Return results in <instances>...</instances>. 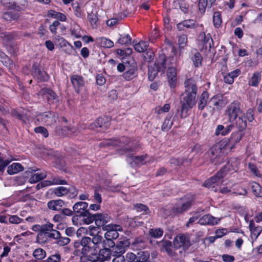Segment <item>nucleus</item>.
<instances>
[{
  "instance_id": "obj_23",
  "label": "nucleus",
  "mask_w": 262,
  "mask_h": 262,
  "mask_svg": "<svg viewBox=\"0 0 262 262\" xmlns=\"http://www.w3.org/2000/svg\"><path fill=\"white\" fill-rule=\"evenodd\" d=\"M197 22L194 19H186L177 24L179 31H184L186 29H193L197 27Z\"/></svg>"
},
{
  "instance_id": "obj_18",
  "label": "nucleus",
  "mask_w": 262,
  "mask_h": 262,
  "mask_svg": "<svg viewBox=\"0 0 262 262\" xmlns=\"http://www.w3.org/2000/svg\"><path fill=\"white\" fill-rule=\"evenodd\" d=\"M176 66L170 67L167 70L168 82L171 88H174L176 86L177 82V70Z\"/></svg>"
},
{
  "instance_id": "obj_26",
  "label": "nucleus",
  "mask_w": 262,
  "mask_h": 262,
  "mask_svg": "<svg viewBox=\"0 0 262 262\" xmlns=\"http://www.w3.org/2000/svg\"><path fill=\"white\" fill-rule=\"evenodd\" d=\"M64 205V202L62 200H52L47 203L48 208L53 211H60Z\"/></svg>"
},
{
  "instance_id": "obj_1",
  "label": "nucleus",
  "mask_w": 262,
  "mask_h": 262,
  "mask_svg": "<svg viewBox=\"0 0 262 262\" xmlns=\"http://www.w3.org/2000/svg\"><path fill=\"white\" fill-rule=\"evenodd\" d=\"M106 146H118L121 147L120 149V154H127V161L130 163L132 167L138 165H143L146 163V156L141 155L139 156H130L129 153L134 151V148L130 140L126 137H122L119 140H108L101 143Z\"/></svg>"
},
{
  "instance_id": "obj_15",
  "label": "nucleus",
  "mask_w": 262,
  "mask_h": 262,
  "mask_svg": "<svg viewBox=\"0 0 262 262\" xmlns=\"http://www.w3.org/2000/svg\"><path fill=\"white\" fill-rule=\"evenodd\" d=\"M58 118L57 115L52 112H45L38 116V120H40L47 125L54 123Z\"/></svg>"
},
{
  "instance_id": "obj_2",
  "label": "nucleus",
  "mask_w": 262,
  "mask_h": 262,
  "mask_svg": "<svg viewBox=\"0 0 262 262\" xmlns=\"http://www.w3.org/2000/svg\"><path fill=\"white\" fill-rule=\"evenodd\" d=\"M185 91L182 94L181 100V116L186 118L188 115V112L196 104L195 98L198 91L195 80L192 78L187 79L184 82Z\"/></svg>"
},
{
  "instance_id": "obj_12",
  "label": "nucleus",
  "mask_w": 262,
  "mask_h": 262,
  "mask_svg": "<svg viewBox=\"0 0 262 262\" xmlns=\"http://www.w3.org/2000/svg\"><path fill=\"white\" fill-rule=\"evenodd\" d=\"M32 74L34 78L38 81H46L49 78L47 73L44 70L41 69L39 64L36 63L33 65Z\"/></svg>"
},
{
  "instance_id": "obj_60",
  "label": "nucleus",
  "mask_w": 262,
  "mask_h": 262,
  "mask_svg": "<svg viewBox=\"0 0 262 262\" xmlns=\"http://www.w3.org/2000/svg\"><path fill=\"white\" fill-rule=\"evenodd\" d=\"M34 131L36 133L41 134L44 137L47 138L49 136L47 129L43 126H39L34 128Z\"/></svg>"
},
{
  "instance_id": "obj_17",
  "label": "nucleus",
  "mask_w": 262,
  "mask_h": 262,
  "mask_svg": "<svg viewBox=\"0 0 262 262\" xmlns=\"http://www.w3.org/2000/svg\"><path fill=\"white\" fill-rule=\"evenodd\" d=\"M67 184V181L61 180L58 176H53L51 179L42 181L37 185V188L39 189L41 187H47L53 185H64Z\"/></svg>"
},
{
  "instance_id": "obj_10",
  "label": "nucleus",
  "mask_w": 262,
  "mask_h": 262,
  "mask_svg": "<svg viewBox=\"0 0 262 262\" xmlns=\"http://www.w3.org/2000/svg\"><path fill=\"white\" fill-rule=\"evenodd\" d=\"M242 130L239 129L238 132L233 133L229 139L221 141L222 142H225L224 143L225 144V147L226 149H232L235 144L241 141L243 136Z\"/></svg>"
},
{
  "instance_id": "obj_25",
  "label": "nucleus",
  "mask_w": 262,
  "mask_h": 262,
  "mask_svg": "<svg viewBox=\"0 0 262 262\" xmlns=\"http://www.w3.org/2000/svg\"><path fill=\"white\" fill-rule=\"evenodd\" d=\"M110 125V122L107 118L102 117L98 118L95 122L90 125V128L95 129L98 127L107 128Z\"/></svg>"
},
{
  "instance_id": "obj_9",
  "label": "nucleus",
  "mask_w": 262,
  "mask_h": 262,
  "mask_svg": "<svg viewBox=\"0 0 262 262\" xmlns=\"http://www.w3.org/2000/svg\"><path fill=\"white\" fill-rule=\"evenodd\" d=\"M156 64L159 67V70L164 72L166 69L167 70L169 68L173 66H177V60L173 57L166 58L165 55H161L157 59Z\"/></svg>"
},
{
  "instance_id": "obj_47",
  "label": "nucleus",
  "mask_w": 262,
  "mask_h": 262,
  "mask_svg": "<svg viewBox=\"0 0 262 262\" xmlns=\"http://www.w3.org/2000/svg\"><path fill=\"white\" fill-rule=\"evenodd\" d=\"M69 189L63 186H59L54 189L53 193L57 196L60 197L68 193Z\"/></svg>"
},
{
  "instance_id": "obj_11",
  "label": "nucleus",
  "mask_w": 262,
  "mask_h": 262,
  "mask_svg": "<svg viewBox=\"0 0 262 262\" xmlns=\"http://www.w3.org/2000/svg\"><path fill=\"white\" fill-rule=\"evenodd\" d=\"M103 230L106 231L104 234V238L116 239L119 236L118 231H122V227L116 224H108L104 227Z\"/></svg>"
},
{
  "instance_id": "obj_31",
  "label": "nucleus",
  "mask_w": 262,
  "mask_h": 262,
  "mask_svg": "<svg viewBox=\"0 0 262 262\" xmlns=\"http://www.w3.org/2000/svg\"><path fill=\"white\" fill-rule=\"evenodd\" d=\"M209 94L207 92L204 91L200 96L198 102V108L199 110H203L208 104Z\"/></svg>"
},
{
  "instance_id": "obj_40",
  "label": "nucleus",
  "mask_w": 262,
  "mask_h": 262,
  "mask_svg": "<svg viewBox=\"0 0 262 262\" xmlns=\"http://www.w3.org/2000/svg\"><path fill=\"white\" fill-rule=\"evenodd\" d=\"M159 71H161V70H159V67L156 64H155L153 66H150L148 68V78L150 80H153L156 76H157L158 72Z\"/></svg>"
},
{
  "instance_id": "obj_52",
  "label": "nucleus",
  "mask_w": 262,
  "mask_h": 262,
  "mask_svg": "<svg viewBox=\"0 0 262 262\" xmlns=\"http://www.w3.org/2000/svg\"><path fill=\"white\" fill-rule=\"evenodd\" d=\"M50 237L47 236V235L43 232H40L37 235L36 242L39 244H43L47 243Z\"/></svg>"
},
{
  "instance_id": "obj_51",
  "label": "nucleus",
  "mask_w": 262,
  "mask_h": 262,
  "mask_svg": "<svg viewBox=\"0 0 262 262\" xmlns=\"http://www.w3.org/2000/svg\"><path fill=\"white\" fill-rule=\"evenodd\" d=\"M46 251L41 249H36L33 253V255L36 259L41 260L44 258L46 256Z\"/></svg>"
},
{
  "instance_id": "obj_33",
  "label": "nucleus",
  "mask_w": 262,
  "mask_h": 262,
  "mask_svg": "<svg viewBox=\"0 0 262 262\" xmlns=\"http://www.w3.org/2000/svg\"><path fill=\"white\" fill-rule=\"evenodd\" d=\"M24 169L23 166L18 163H13L9 166L7 169V172L10 174H13L23 171Z\"/></svg>"
},
{
  "instance_id": "obj_3",
  "label": "nucleus",
  "mask_w": 262,
  "mask_h": 262,
  "mask_svg": "<svg viewBox=\"0 0 262 262\" xmlns=\"http://www.w3.org/2000/svg\"><path fill=\"white\" fill-rule=\"evenodd\" d=\"M241 103L237 101H234L229 104L225 110V114L228 117L230 122H233L237 128L244 130L247 127L245 115L241 107Z\"/></svg>"
},
{
  "instance_id": "obj_41",
  "label": "nucleus",
  "mask_w": 262,
  "mask_h": 262,
  "mask_svg": "<svg viewBox=\"0 0 262 262\" xmlns=\"http://www.w3.org/2000/svg\"><path fill=\"white\" fill-rule=\"evenodd\" d=\"M126 251V250L123 248V246H120L117 243L115 244V247L113 250V255L116 256L117 258H120L122 255L124 254Z\"/></svg>"
},
{
  "instance_id": "obj_53",
  "label": "nucleus",
  "mask_w": 262,
  "mask_h": 262,
  "mask_svg": "<svg viewBox=\"0 0 262 262\" xmlns=\"http://www.w3.org/2000/svg\"><path fill=\"white\" fill-rule=\"evenodd\" d=\"M81 216L84 217V219H83V221L84 223L86 224H90L95 222V223L96 224V213L95 214H91L89 212V211H88V214L86 215H82Z\"/></svg>"
},
{
  "instance_id": "obj_63",
  "label": "nucleus",
  "mask_w": 262,
  "mask_h": 262,
  "mask_svg": "<svg viewBox=\"0 0 262 262\" xmlns=\"http://www.w3.org/2000/svg\"><path fill=\"white\" fill-rule=\"evenodd\" d=\"M60 25V23L58 20H55L53 23L50 25L49 29L52 34H55L57 33V28Z\"/></svg>"
},
{
  "instance_id": "obj_16",
  "label": "nucleus",
  "mask_w": 262,
  "mask_h": 262,
  "mask_svg": "<svg viewBox=\"0 0 262 262\" xmlns=\"http://www.w3.org/2000/svg\"><path fill=\"white\" fill-rule=\"evenodd\" d=\"M70 79L75 92L79 94L84 86L83 78L81 75L73 74L71 75Z\"/></svg>"
},
{
  "instance_id": "obj_61",
  "label": "nucleus",
  "mask_w": 262,
  "mask_h": 262,
  "mask_svg": "<svg viewBox=\"0 0 262 262\" xmlns=\"http://www.w3.org/2000/svg\"><path fill=\"white\" fill-rule=\"evenodd\" d=\"M187 42V36L185 34H183L179 36L178 43L180 48H184Z\"/></svg>"
},
{
  "instance_id": "obj_4",
  "label": "nucleus",
  "mask_w": 262,
  "mask_h": 262,
  "mask_svg": "<svg viewBox=\"0 0 262 262\" xmlns=\"http://www.w3.org/2000/svg\"><path fill=\"white\" fill-rule=\"evenodd\" d=\"M224 143L221 141L213 145L205 154L206 158L214 165L221 163L222 161V151L223 149H226Z\"/></svg>"
},
{
  "instance_id": "obj_27",
  "label": "nucleus",
  "mask_w": 262,
  "mask_h": 262,
  "mask_svg": "<svg viewBox=\"0 0 262 262\" xmlns=\"http://www.w3.org/2000/svg\"><path fill=\"white\" fill-rule=\"evenodd\" d=\"M249 227L252 238H254L256 239L262 232V227L256 225L253 220L250 221Z\"/></svg>"
},
{
  "instance_id": "obj_34",
  "label": "nucleus",
  "mask_w": 262,
  "mask_h": 262,
  "mask_svg": "<svg viewBox=\"0 0 262 262\" xmlns=\"http://www.w3.org/2000/svg\"><path fill=\"white\" fill-rule=\"evenodd\" d=\"M199 38L202 40L203 45L205 46L206 48L211 47L212 39L210 34L206 35L205 33H202L199 35Z\"/></svg>"
},
{
  "instance_id": "obj_22",
  "label": "nucleus",
  "mask_w": 262,
  "mask_h": 262,
  "mask_svg": "<svg viewBox=\"0 0 262 262\" xmlns=\"http://www.w3.org/2000/svg\"><path fill=\"white\" fill-rule=\"evenodd\" d=\"M80 244L82 248L79 249V251L83 255H87L90 252L91 249L92 248L91 238L88 236L82 237L80 240Z\"/></svg>"
},
{
  "instance_id": "obj_5",
  "label": "nucleus",
  "mask_w": 262,
  "mask_h": 262,
  "mask_svg": "<svg viewBox=\"0 0 262 262\" xmlns=\"http://www.w3.org/2000/svg\"><path fill=\"white\" fill-rule=\"evenodd\" d=\"M193 201V198L192 195L188 194L185 195L177 202L173 210L177 213H182L186 211L192 206Z\"/></svg>"
},
{
  "instance_id": "obj_8",
  "label": "nucleus",
  "mask_w": 262,
  "mask_h": 262,
  "mask_svg": "<svg viewBox=\"0 0 262 262\" xmlns=\"http://www.w3.org/2000/svg\"><path fill=\"white\" fill-rule=\"evenodd\" d=\"M89 235L92 236L93 237L91 238V244L93 245L92 248H94L95 251H97V249H100V248H102L103 238L102 236L96 233L95 234V232H98L99 229L98 227L90 226L89 227Z\"/></svg>"
},
{
  "instance_id": "obj_14",
  "label": "nucleus",
  "mask_w": 262,
  "mask_h": 262,
  "mask_svg": "<svg viewBox=\"0 0 262 262\" xmlns=\"http://www.w3.org/2000/svg\"><path fill=\"white\" fill-rule=\"evenodd\" d=\"M174 247L179 249H184L185 251L190 246V242L188 238L184 235L179 234L177 235L173 241Z\"/></svg>"
},
{
  "instance_id": "obj_48",
  "label": "nucleus",
  "mask_w": 262,
  "mask_h": 262,
  "mask_svg": "<svg viewBox=\"0 0 262 262\" xmlns=\"http://www.w3.org/2000/svg\"><path fill=\"white\" fill-rule=\"evenodd\" d=\"M251 187L254 195L258 197L262 196V188L258 183H252Z\"/></svg>"
},
{
  "instance_id": "obj_57",
  "label": "nucleus",
  "mask_w": 262,
  "mask_h": 262,
  "mask_svg": "<svg viewBox=\"0 0 262 262\" xmlns=\"http://www.w3.org/2000/svg\"><path fill=\"white\" fill-rule=\"evenodd\" d=\"M113 239H108V238H105V239H103V245L102 248H114L115 246V243L114 242Z\"/></svg>"
},
{
  "instance_id": "obj_54",
  "label": "nucleus",
  "mask_w": 262,
  "mask_h": 262,
  "mask_svg": "<svg viewBox=\"0 0 262 262\" xmlns=\"http://www.w3.org/2000/svg\"><path fill=\"white\" fill-rule=\"evenodd\" d=\"M1 61L5 66L9 68H11L12 67L13 64V61L7 55L4 54L1 57Z\"/></svg>"
},
{
  "instance_id": "obj_39",
  "label": "nucleus",
  "mask_w": 262,
  "mask_h": 262,
  "mask_svg": "<svg viewBox=\"0 0 262 262\" xmlns=\"http://www.w3.org/2000/svg\"><path fill=\"white\" fill-rule=\"evenodd\" d=\"M171 115H168L163 121L161 129L163 132H167L171 127L173 124V121L171 120Z\"/></svg>"
},
{
  "instance_id": "obj_49",
  "label": "nucleus",
  "mask_w": 262,
  "mask_h": 262,
  "mask_svg": "<svg viewBox=\"0 0 262 262\" xmlns=\"http://www.w3.org/2000/svg\"><path fill=\"white\" fill-rule=\"evenodd\" d=\"M149 252L146 251H139L137 253V261L144 262L149 258Z\"/></svg>"
},
{
  "instance_id": "obj_56",
  "label": "nucleus",
  "mask_w": 262,
  "mask_h": 262,
  "mask_svg": "<svg viewBox=\"0 0 262 262\" xmlns=\"http://www.w3.org/2000/svg\"><path fill=\"white\" fill-rule=\"evenodd\" d=\"M88 17L91 26L94 28L96 27L97 22L98 20L97 15L94 13L89 14Z\"/></svg>"
},
{
  "instance_id": "obj_6",
  "label": "nucleus",
  "mask_w": 262,
  "mask_h": 262,
  "mask_svg": "<svg viewBox=\"0 0 262 262\" xmlns=\"http://www.w3.org/2000/svg\"><path fill=\"white\" fill-rule=\"evenodd\" d=\"M225 104L226 102L222 95H214L209 100L207 109L209 110L210 113L212 115L215 110H220L224 107Z\"/></svg>"
},
{
  "instance_id": "obj_30",
  "label": "nucleus",
  "mask_w": 262,
  "mask_h": 262,
  "mask_svg": "<svg viewBox=\"0 0 262 262\" xmlns=\"http://www.w3.org/2000/svg\"><path fill=\"white\" fill-rule=\"evenodd\" d=\"M158 245L161 251H165L168 254L171 253L172 250V243L168 240H162L158 243Z\"/></svg>"
},
{
  "instance_id": "obj_55",
  "label": "nucleus",
  "mask_w": 262,
  "mask_h": 262,
  "mask_svg": "<svg viewBox=\"0 0 262 262\" xmlns=\"http://www.w3.org/2000/svg\"><path fill=\"white\" fill-rule=\"evenodd\" d=\"M208 5L207 0H199L198 3V8L200 12L203 14L205 12L206 7Z\"/></svg>"
},
{
  "instance_id": "obj_7",
  "label": "nucleus",
  "mask_w": 262,
  "mask_h": 262,
  "mask_svg": "<svg viewBox=\"0 0 262 262\" xmlns=\"http://www.w3.org/2000/svg\"><path fill=\"white\" fill-rule=\"evenodd\" d=\"M225 176L224 169H221L214 176L206 180L204 186L207 188H214L215 185L219 186L223 182V178Z\"/></svg>"
},
{
  "instance_id": "obj_50",
  "label": "nucleus",
  "mask_w": 262,
  "mask_h": 262,
  "mask_svg": "<svg viewBox=\"0 0 262 262\" xmlns=\"http://www.w3.org/2000/svg\"><path fill=\"white\" fill-rule=\"evenodd\" d=\"M134 209L139 212H142V214H148L149 210L147 206L142 204H136L134 205Z\"/></svg>"
},
{
  "instance_id": "obj_44",
  "label": "nucleus",
  "mask_w": 262,
  "mask_h": 262,
  "mask_svg": "<svg viewBox=\"0 0 262 262\" xmlns=\"http://www.w3.org/2000/svg\"><path fill=\"white\" fill-rule=\"evenodd\" d=\"M148 234L152 237L160 238L163 234V230L160 228H151L149 230Z\"/></svg>"
},
{
  "instance_id": "obj_35",
  "label": "nucleus",
  "mask_w": 262,
  "mask_h": 262,
  "mask_svg": "<svg viewBox=\"0 0 262 262\" xmlns=\"http://www.w3.org/2000/svg\"><path fill=\"white\" fill-rule=\"evenodd\" d=\"M2 17L6 21L16 20L19 18V14L14 12H6L3 13Z\"/></svg>"
},
{
  "instance_id": "obj_58",
  "label": "nucleus",
  "mask_w": 262,
  "mask_h": 262,
  "mask_svg": "<svg viewBox=\"0 0 262 262\" xmlns=\"http://www.w3.org/2000/svg\"><path fill=\"white\" fill-rule=\"evenodd\" d=\"M0 37L6 43L10 41L13 38V35L9 32H4L1 33Z\"/></svg>"
},
{
  "instance_id": "obj_24",
  "label": "nucleus",
  "mask_w": 262,
  "mask_h": 262,
  "mask_svg": "<svg viewBox=\"0 0 262 262\" xmlns=\"http://www.w3.org/2000/svg\"><path fill=\"white\" fill-rule=\"evenodd\" d=\"M239 164L240 161L238 159L232 158L222 169H224L226 174L227 171H236L238 169Z\"/></svg>"
},
{
  "instance_id": "obj_59",
  "label": "nucleus",
  "mask_w": 262,
  "mask_h": 262,
  "mask_svg": "<svg viewBox=\"0 0 262 262\" xmlns=\"http://www.w3.org/2000/svg\"><path fill=\"white\" fill-rule=\"evenodd\" d=\"M56 43L60 48L67 47L69 43L63 38L59 36L56 37Z\"/></svg>"
},
{
  "instance_id": "obj_37",
  "label": "nucleus",
  "mask_w": 262,
  "mask_h": 262,
  "mask_svg": "<svg viewBox=\"0 0 262 262\" xmlns=\"http://www.w3.org/2000/svg\"><path fill=\"white\" fill-rule=\"evenodd\" d=\"M261 79V75L258 72H255L249 79L248 84L252 86H257Z\"/></svg>"
},
{
  "instance_id": "obj_28",
  "label": "nucleus",
  "mask_w": 262,
  "mask_h": 262,
  "mask_svg": "<svg viewBox=\"0 0 262 262\" xmlns=\"http://www.w3.org/2000/svg\"><path fill=\"white\" fill-rule=\"evenodd\" d=\"M189 57L195 67H199L201 66L203 58L201 54L197 50L192 51Z\"/></svg>"
},
{
  "instance_id": "obj_62",
  "label": "nucleus",
  "mask_w": 262,
  "mask_h": 262,
  "mask_svg": "<svg viewBox=\"0 0 262 262\" xmlns=\"http://www.w3.org/2000/svg\"><path fill=\"white\" fill-rule=\"evenodd\" d=\"M132 245L136 248H144L145 247V244L143 240L140 238H136L133 242Z\"/></svg>"
},
{
  "instance_id": "obj_42",
  "label": "nucleus",
  "mask_w": 262,
  "mask_h": 262,
  "mask_svg": "<svg viewBox=\"0 0 262 262\" xmlns=\"http://www.w3.org/2000/svg\"><path fill=\"white\" fill-rule=\"evenodd\" d=\"M213 23L214 26L216 28H219L221 26L222 18L220 12L216 11L214 12L213 15Z\"/></svg>"
},
{
  "instance_id": "obj_43",
  "label": "nucleus",
  "mask_w": 262,
  "mask_h": 262,
  "mask_svg": "<svg viewBox=\"0 0 262 262\" xmlns=\"http://www.w3.org/2000/svg\"><path fill=\"white\" fill-rule=\"evenodd\" d=\"M132 42V38L129 34L120 35L117 43L122 45H128Z\"/></svg>"
},
{
  "instance_id": "obj_36",
  "label": "nucleus",
  "mask_w": 262,
  "mask_h": 262,
  "mask_svg": "<svg viewBox=\"0 0 262 262\" xmlns=\"http://www.w3.org/2000/svg\"><path fill=\"white\" fill-rule=\"evenodd\" d=\"M97 42L102 47L110 48L114 46V42L105 37H99L97 39Z\"/></svg>"
},
{
  "instance_id": "obj_64",
  "label": "nucleus",
  "mask_w": 262,
  "mask_h": 262,
  "mask_svg": "<svg viewBox=\"0 0 262 262\" xmlns=\"http://www.w3.org/2000/svg\"><path fill=\"white\" fill-rule=\"evenodd\" d=\"M57 239V244L58 245H59L60 246L66 245L68 244L70 242V239L69 237H61V236H60V237L59 238H58Z\"/></svg>"
},
{
  "instance_id": "obj_21",
  "label": "nucleus",
  "mask_w": 262,
  "mask_h": 262,
  "mask_svg": "<svg viewBox=\"0 0 262 262\" xmlns=\"http://www.w3.org/2000/svg\"><path fill=\"white\" fill-rule=\"evenodd\" d=\"M88 207V203L85 202H78L75 203L73 209L74 212L79 214L80 216L86 215L88 214L87 209Z\"/></svg>"
},
{
  "instance_id": "obj_45",
  "label": "nucleus",
  "mask_w": 262,
  "mask_h": 262,
  "mask_svg": "<svg viewBox=\"0 0 262 262\" xmlns=\"http://www.w3.org/2000/svg\"><path fill=\"white\" fill-rule=\"evenodd\" d=\"M41 93L45 96L48 101H52L56 97V94L51 89H43L41 90Z\"/></svg>"
},
{
  "instance_id": "obj_13",
  "label": "nucleus",
  "mask_w": 262,
  "mask_h": 262,
  "mask_svg": "<svg viewBox=\"0 0 262 262\" xmlns=\"http://www.w3.org/2000/svg\"><path fill=\"white\" fill-rule=\"evenodd\" d=\"M54 225L51 223H48L41 225V232L47 235V236L52 239H58L60 236V232L53 229Z\"/></svg>"
},
{
  "instance_id": "obj_19",
  "label": "nucleus",
  "mask_w": 262,
  "mask_h": 262,
  "mask_svg": "<svg viewBox=\"0 0 262 262\" xmlns=\"http://www.w3.org/2000/svg\"><path fill=\"white\" fill-rule=\"evenodd\" d=\"M220 221V219L215 217L210 214H207L201 217L198 223L201 225L213 226L217 224Z\"/></svg>"
},
{
  "instance_id": "obj_38",
  "label": "nucleus",
  "mask_w": 262,
  "mask_h": 262,
  "mask_svg": "<svg viewBox=\"0 0 262 262\" xmlns=\"http://www.w3.org/2000/svg\"><path fill=\"white\" fill-rule=\"evenodd\" d=\"M47 177V173L46 172H42L40 173H35L32 175V176L29 179V182L31 183H35L39 181H41Z\"/></svg>"
},
{
  "instance_id": "obj_20",
  "label": "nucleus",
  "mask_w": 262,
  "mask_h": 262,
  "mask_svg": "<svg viewBox=\"0 0 262 262\" xmlns=\"http://www.w3.org/2000/svg\"><path fill=\"white\" fill-rule=\"evenodd\" d=\"M111 216L107 213H96V225L97 227H102L103 228L111 221Z\"/></svg>"
},
{
  "instance_id": "obj_46",
  "label": "nucleus",
  "mask_w": 262,
  "mask_h": 262,
  "mask_svg": "<svg viewBox=\"0 0 262 262\" xmlns=\"http://www.w3.org/2000/svg\"><path fill=\"white\" fill-rule=\"evenodd\" d=\"M136 69L133 67L129 70H127L123 74V77L126 80H130L133 79L137 76Z\"/></svg>"
},
{
  "instance_id": "obj_32",
  "label": "nucleus",
  "mask_w": 262,
  "mask_h": 262,
  "mask_svg": "<svg viewBox=\"0 0 262 262\" xmlns=\"http://www.w3.org/2000/svg\"><path fill=\"white\" fill-rule=\"evenodd\" d=\"M135 50L139 52L142 53L145 51L149 46L147 41H140L139 42H135V41L133 42Z\"/></svg>"
},
{
  "instance_id": "obj_29",
  "label": "nucleus",
  "mask_w": 262,
  "mask_h": 262,
  "mask_svg": "<svg viewBox=\"0 0 262 262\" xmlns=\"http://www.w3.org/2000/svg\"><path fill=\"white\" fill-rule=\"evenodd\" d=\"M185 253V251L184 249H181L174 247V249L172 250L171 253L169 255L176 261L180 262L184 257Z\"/></svg>"
}]
</instances>
